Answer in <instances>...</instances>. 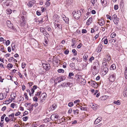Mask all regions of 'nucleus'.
Here are the masks:
<instances>
[{
    "mask_svg": "<svg viewBox=\"0 0 127 127\" xmlns=\"http://www.w3.org/2000/svg\"><path fill=\"white\" fill-rule=\"evenodd\" d=\"M6 23L7 26L9 28L12 29L13 30L15 29V28L13 26V25L11 23L10 21L7 20V21Z\"/></svg>",
    "mask_w": 127,
    "mask_h": 127,
    "instance_id": "3",
    "label": "nucleus"
},
{
    "mask_svg": "<svg viewBox=\"0 0 127 127\" xmlns=\"http://www.w3.org/2000/svg\"><path fill=\"white\" fill-rule=\"evenodd\" d=\"M45 29L43 28H40V31L41 32L43 33L45 31Z\"/></svg>",
    "mask_w": 127,
    "mask_h": 127,
    "instance_id": "36",
    "label": "nucleus"
},
{
    "mask_svg": "<svg viewBox=\"0 0 127 127\" xmlns=\"http://www.w3.org/2000/svg\"><path fill=\"white\" fill-rule=\"evenodd\" d=\"M106 16L108 19H109L111 20H112V17L111 16H109L108 14H107Z\"/></svg>",
    "mask_w": 127,
    "mask_h": 127,
    "instance_id": "60",
    "label": "nucleus"
},
{
    "mask_svg": "<svg viewBox=\"0 0 127 127\" xmlns=\"http://www.w3.org/2000/svg\"><path fill=\"white\" fill-rule=\"evenodd\" d=\"M55 28L56 29L57 28V29L59 31H61L62 30V27H60V25L59 24H56L55 23Z\"/></svg>",
    "mask_w": 127,
    "mask_h": 127,
    "instance_id": "10",
    "label": "nucleus"
},
{
    "mask_svg": "<svg viewBox=\"0 0 127 127\" xmlns=\"http://www.w3.org/2000/svg\"><path fill=\"white\" fill-rule=\"evenodd\" d=\"M99 36V33L96 34L95 36H94L93 38V40L94 41L97 38H98V37Z\"/></svg>",
    "mask_w": 127,
    "mask_h": 127,
    "instance_id": "32",
    "label": "nucleus"
},
{
    "mask_svg": "<svg viewBox=\"0 0 127 127\" xmlns=\"http://www.w3.org/2000/svg\"><path fill=\"white\" fill-rule=\"evenodd\" d=\"M103 71L105 73H107L108 71V68H103Z\"/></svg>",
    "mask_w": 127,
    "mask_h": 127,
    "instance_id": "40",
    "label": "nucleus"
},
{
    "mask_svg": "<svg viewBox=\"0 0 127 127\" xmlns=\"http://www.w3.org/2000/svg\"><path fill=\"white\" fill-rule=\"evenodd\" d=\"M26 64L25 63H22V67L23 69L24 68Z\"/></svg>",
    "mask_w": 127,
    "mask_h": 127,
    "instance_id": "59",
    "label": "nucleus"
},
{
    "mask_svg": "<svg viewBox=\"0 0 127 127\" xmlns=\"http://www.w3.org/2000/svg\"><path fill=\"white\" fill-rule=\"evenodd\" d=\"M60 61V60H58L57 58L55 57L54 56L53 57V62H54L57 64H58V61Z\"/></svg>",
    "mask_w": 127,
    "mask_h": 127,
    "instance_id": "14",
    "label": "nucleus"
},
{
    "mask_svg": "<svg viewBox=\"0 0 127 127\" xmlns=\"http://www.w3.org/2000/svg\"><path fill=\"white\" fill-rule=\"evenodd\" d=\"M93 20V19L92 17H91L86 22V25L87 26L90 25V24L92 23Z\"/></svg>",
    "mask_w": 127,
    "mask_h": 127,
    "instance_id": "11",
    "label": "nucleus"
},
{
    "mask_svg": "<svg viewBox=\"0 0 127 127\" xmlns=\"http://www.w3.org/2000/svg\"><path fill=\"white\" fill-rule=\"evenodd\" d=\"M94 58L93 56H92L89 59V61L90 63L92 62V61L94 60Z\"/></svg>",
    "mask_w": 127,
    "mask_h": 127,
    "instance_id": "55",
    "label": "nucleus"
},
{
    "mask_svg": "<svg viewBox=\"0 0 127 127\" xmlns=\"http://www.w3.org/2000/svg\"><path fill=\"white\" fill-rule=\"evenodd\" d=\"M33 99L34 101H35L36 102L38 101V98L37 97L34 96L33 98Z\"/></svg>",
    "mask_w": 127,
    "mask_h": 127,
    "instance_id": "44",
    "label": "nucleus"
},
{
    "mask_svg": "<svg viewBox=\"0 0 127 127\" xmlns=\"http://www.w3.org/2000/svg\"><path fill=\"white\" fill-rule=\"evenodd\" d=\"M63 19L65 22L67 24L68 23L69 19L68 18L66 17L64 15H63L62 16Z\"/></svg>",
    "mask_w": 127,
    "mask_h": 127,
    "instance_id": "9",
    "label": "nucleus"
},
{
    "mask_svg": "<svg viewBox=\"0 0 127 127\" xmlns=\"http://www.w3.org/2000/svg\"><path fill=\"white\" fill-rule=\"evenodd\" d=\"M88 57V55H85L84 56H83V58L84 60H87V58Z\"/></svg>",
    "mask_w": 127,
    "mask_h": 127,
    "instance_id": "42",
    "label": "nucleus"
},
{
    "mask_svg": "<svg viewBox=\"0 0 127 127\" xmlns=\"http://www.w3.org/2000/svg\"><path fill=\"white\" fill-rule=\"evenodd\" d=\"M72 52L74 53V56H75L77 55V51L75 49H73L72 50Z\"/></svg>",
    "mask_w": 127,
    "mask_h": 127,
    "instance_id": "38",
    "label": "nucleus"
},
{
    "mask_svg": "<svg viewBox=\"0 0 127 127\" xmlns=\"http://www.w3.org/2000/svg\"><path fill=\"white\" fill-rule=\"evenodd\" d=\"M63 81V79L61 76L57 77L55 80V81H57L58 83H60Z\"/></svg>",
    "mask_w": 127,
    "mask_h": 127,
    "instance_id": "12",
    "label": "nucleus"
},
{
    "mask_svg": "<svg viewBox=\"0 0 127 127\" xmlns=\"http://www.w3.org/2000/svg\"><path fill=\"white\" fill-rule=\"evenodd\" d=\"M94 65H95L93 67V69H94L99 70L100 68L99 63L98 62H95Z\"/></svg>",
    "mask_w": 127,
    "mask_h": 127,
    "instance_id": "5",
    "label": "nucleus"
},
{
    "mask_svg": "<svg viewBox=\"0 0 127 127\" xmlns=\"http://www.w3.org/2000/svg\"><path fill=\"white\" fill-rule=\"evenodd\" d=\"M96 105L93 104L92 103L90 105V106L94 110H95L97 108V106H95Z\"/></svg>",
    "mask_w": 127,
    "mask_h": 127,
    "instance_id": "16",
    "label": "nucleus"
},
{
    "mask_svg": "<svg viewBox=\"0 0 127 127\" xmlns=\"http://www.w3.org/2000/svg\"><path fill=\"white\" fill-rule=\"evenodd\" d=\"M79 108L81 110H87V108L84 107L82 106H80Z\"/></svg>",
    "mask_w": 127,
    "mask_h": 127,
    "instance_id": "51",
    "label": "nucleus"
},
{
    "mask_svg": "<svg viewBox=\"0 0 127 127\" xmlns=\"http://www.w3.org/2000/svg\"><path fill=\"white\" fill-rule=\"evenodd\" d=\"M79 110L78 109H76L75 110H74L73 111V112L74 114H75L76 113H77V114L79 113Z\"/></svg>",
    "mask_w": 127,
    "mask_h": 127,
    "instance_id": "43",
    "label": "nucleus"
},
{
    "mask_svg": "<svg viewBox=\"0 0 127 127\" xmlns=\"http://www.w3.org/2000/svg\"><path fill=\"white\" fill-rule=\"evenodd\" d=\"M69 52V50L67 49L64 52V53L66 55L68 54Z\"/></svg>",
    "mask_w": 127,
    "mask_h": 127,
    "instance_id": "56",
    "label": "nucleus"
},
{
    "mask_svg": "<svg viewBox=\"0 0 127 127\" xmlns=\"http://www.w3.org/2000/svg\"><path fill=\"white\" fill-rule=\"evenodd\" d=\"M12 10L8 8L6 10V13L7 14H11L12 12Z\"/></svg>",
    "mask_w": 127,
    "mask_h": 127,
    "instance_id": "25",
    "label": "nucleus"
},
{
    "mask_svg": "<svg viewBox=\"0 0 127 127\" xmlns=\"http://www.w3.org/2000/svg\"><path fill=\"white\" fill-rule=\"evenodd\" d=\"M99 70L97 69H94V71H93L92 73L93 75H95L97 73H98L99 71Z\"/></svg>",
    "mask_w": 127,
    "mask_h": 127,
    "instance_id": "24",
    "label": "nucleus"
},
{
    "mask_svg": "<svg viewBox=\"0 0 127 127\" xmlns=\"http://www.w3.org/2000/svg\"><path fill=\"white\" fill-rule=\"evenodd\" d=\"M4 4L6 6H10V2L9 0H7L5 2Z\"/></svg>",
    "mask_w": 127,
    "mask_h": 127,
    "instance_id": "26",
    "label": "nucleus"
},
{
    "mask_svg": "<svg viewBox=\"0 0 127 127\" xmlns=\"http://www.w3.org/2000/svg\"><path fill=\"white\" fill-rule=\"evenodd\" d=\"M123 94L125 97H127V88L126 89L124 92Z\"/></svg>",
    "mask_w": 127,
    "mask_h": 127,
    "instance_id": "30",
    "label": "nucleus"
},
{
    "mask_svg": "<svg viewBox=\"0 0 127 127\" xmlns=\"http://www.w3.org/2000/svg\"><path fill=\"white\" fill-rule=\"evenodd\" d=\"M51 117L52 119V120H54L55 121H56L58 120L60 118L59 115L56 114H52L51 115Z\"/></svg>",
    "mask_w": 127,
    "mask_h": 127,
    "instance_id": "2",
    "label": "nucleus"
},
{
    "mask_svg": "<svg viewBox=\"0 0 127 127\" xmlns=\"http://www.w3.org/2000/svg\"><path fill=\"white\" fill-rule=\"evenodd\" d=\"M73 105V103L72 102H70L68 103V105L70 107H71Z\"/></svg>",
    "mask_w": 127,
    "mask_h": 127,
    "instance_id": "45",
    "label": "nucleus"
},
{
    "mask_svg": "<svg viewBox=\"0 0 127 127\" xmlns=\"http://www.w3.org/2000/svg\"><path fill=\"white\" fill-rule=\"evenodd\" d=\"M34 105L33 104H32L31 105H30L29 107V110L30 111H32L33 110V108L34 106Z\"/></svg>",
    "mask_w": 127,
    "mask_h": 127,
    "instance_id": "34",
    "label": "nucleus"
},
{
    "mask_svg": "<svg viewBox=\"0 0 127 127\" xmlns=\"http://www.w3.org/2000/svg\"><path fill=\"white\" fill-rule=\"evenodd\" d=\"M58 72L59 73H63L64 72V70L63 69H60L58 70Z\"/></svg>",
    "mask_w": 127,
    "mask_h": 127,
    "instance_id": "35",
    "label": "nucleus"
},
{
    "mask_svg": "<svg viewBox=\"0 0 127 127\" xmlns=\"http://www.w3.org/2000/svg\"><path fill=\"white\" fill-rule=\"evenodd\" d=\"M5 120L6 122L8 123L10 121V119L8 117H6L5 118Z\"/></svg>",
    "mask_w": 127,
    "mask_h": 127,
    "instance_id": "50",
    "label": "nucleus"
},
{
    "mask_svg": "<svg viewBox=\"0 0 127 127\" xmlns=\"http://www.w3.org/2000/svg\"><path fill=\"white\" fill-rule=\"evenodd\" d=\"M22 119H23V120L24 121H26L28 120V117L27 116H26V117H23L22 118Z\"/></svg>",
    "mask_w": 127,
    "mask_h": 127,
    "instance_id": "52",
    "label": "nucleus"
},
{
    "mask_svg": "<svg viewBox=\"0 0 127 127\" xmlns=\"http://www.w3.org/2000/svg\"><path fill=\"white\" fill-rule=\"evenodd\" d=\"M109 41L110 42H111L112 44H114V43L116 44V40L115 39H111Z\"/></svg>",
    "mask_w": 127,
    "mask_h": 127,
    "instance_id": "20",
    "label": "nucleus"
},
{
    "mask_svg": "<svg viewBox=\"0 0 127 127\" xmlns=\"http://www.w3.org/2000/svg\"><path fill=\"white\" fill-rule=\"evenodd\" d=\"M112 20L113 21L114 20H115L118 18L117 17V15L116 14L113 15L112 16Z\"/></svg>",
    "mask_w": 127,
    "mask_h": 127,
    "instance_id": "39",
    "label": "nucleus"
},
{
    "mask_svg": "<svg viewBox=\"0 0 127 127\" xmlns=\"http://www.w3.org/2000/svg\"><path fill=\"white\" fill-rule=\"evenodd\" d=\"M50 2H49V1H47L46 2L45 4V5H46V7H48L49 6H50Z\"/></svg>",
    "mask_w": 127,
    "mask_h": 127,
    "instance_id": "37",
    "label": "nucleus"
},
{
    "mask_svg": "<svg viewBox=\"0 0 127 127\" xmlns=\"http://www.w3.org/2000/svg\"><path fill=\"white\" fill-rule=\"evenodd\" d=\"M116 35V33L114 32L112 33L111 35V37L112 38H114L115 37Z\"/></svg>",
    "mask_w": 127,
    "mask_h": 127,
    "instance_id": "31",
    "label": "nucleus"
},
{
    "mask_svg": "<svg viewBox=\"0 0 127 127\" xmlns=\"http://www.w3.org/2000/svg\"><path fill=\"white\" fill-rule=\"evenodd\" d=\"M116 68V66L115 64H113L111 66L110 69L114 70Z\"/></svg>",
    "mask_w": 127,
    "mask_h": 127,
    "instance_id": "18",
    "label": "nucleus"
},
{
    "mask_svg": "<svg viewBox=\"0 0 127 127\" xmlns=\"http://www.w3.org/2000/svg\"><path fill=\"white\" fill-rule=\"evenodd\" d=\"M75 65V64L73 63H71L70 64V66L71 68H73Z\"/></svg>",
    "mask_w": 127,
    "mask_h": 127,
    "instance_id": "53",
    "label": "nucleus"
},
{
    "mask_svg": "<svg viewBox=\"0 0 127 127\" xmlns=\"http://www.w3.org/2000/svg\"><path fill=\"white\" fill-rule=\"evenodd\" d=\"M118 6L117 5H115L114 6V9L115 10H116L118 9Z\"/></svg>",
    "mask_w": 127,
    "mask_h": 127,
    "instance_id": "57",
    "label": "nucleus"
},
{
    "mask_svg": "<svg viewBox=\"0 0 127 127\" xmlns=\"http://www.w3.org/2000/svg\"><path fill=\"white\" fill-rule=\"evenodd\" d=\"M41 93V92H37V94H35V96H40Z\"/></svg>",
    "mask_w": 127,
    "mask_h": 127,
    "instance_id": "61",
    "label": "nucleus"
},
{
    "mask_svg": "<svg viewBox=\"0 0 127 127\" xmlns=\"http://www.w3.org/2000/svg\"><path fill=\"white\" fill-rule=\"evenodd\" d=\"M51 120H52V119L50 117L49 118L45 119H44V121L45 122H50Z\"/></svg>",
    "mask_w": 127,
    "mask_h": 127,
    "instance_id": "28",
    "label": "nucleus"
},
{
    "mask_svg": "<svg viewBox=\"0 0 127 127\" xmlns=\"http://www.w3.org/2000/svg\"><path fill=\"white\" fill-rule=\"evenodd\" d=\"M48 39L45 38H44V42L46 44H48Z\"/></svg>",
    "mask_w": 127,
    "mask_h": 127,
    "instance_id": "62",
    "label": "nucleus"
},
{
    "mask_svg": "<svg viewBox=\"0 0 127 127\" xmlns=\"http://www.w3.org/2000/svg\"><path fill=\"white\" fill-rule=\"evenodd\" d=\"M76 77L77 78V79H79V80L80 81L82 77V76L77 74L76 75Z\"/></svg>",
    "mask_w": 127,
    "mask_h": 127,
    "instance_id": "27",
    "label": "nucleus"
},
{
    "mask_svg": "<svg viewBox=\"0 0 127 127\" xmlns=\"http://www.w3.org/2000/svg\"><path fill=\"white\" fill-rule=\"evenodd\" d=\"M91 84L92 85H93V86L95 87H97L98 86V84L95 82L94 81H91Z\"/></svg>",
    "mask_w": 127,
    "mask_h": 127,
    "instance_id": "17",
    "label": "nucleus"
},
{
    "mask_svg": "<svg viewBox=\"0 0 127 127\" xmlns=\"http://www.w3.org/2000/svg\"><path fill=\"white\" fill-rule=\"evenodd\" d=\"M99 21V22L98 23L101 26H103L104 24V21L103 20H100L99 19H98V20Z\"/></svg>",
    "mask_w": 127,
    "mask_h": 127,
    "instance_id": "13",
    "label": "nucleus"
},
{
    "mask_svg": "<svg viewBox=\"0 0 127 127\" xmlns=\"http://www.w3.org/2000/svg\"><path fill=\"white\" fill-rule=\"evenodd\" d=\"M103 46L101 43H100L97 47L96 50L98 52H100Z\"/></svg>",
    "mask_w": 127,
    "mask_h": 127,
    "instance_id": "7",
    "label": "nucleus"
},
{
    "mask_svg": "<svg viewBox=\"0 0 127 127\" xmlns=\"http://www.w3.org/2000/svg\"><path fill=\"white\" fill-rule=\"evenodd\" d=\"M72 108H70L68 111V113L69 114H70L72 112Z\"/></svg>",
    "mask_w": 127,
    "mask_h": 127,
    "instance_id": "63",
    "label": "nucleus"
},
{
    "mask_svg": "<svg viewBox=\"0 0 127 127\" xmlns=\"http://www.w3.org/2000/svg\"><path fill=\"white\" fill-rule=\"evenodd\" d=\"M21 22L22 23L25 24L26 22V19H22Z\"/></svg>",
    "mask_w": 127,
    "mask_h": 127,
    "instance_id": "48",
    "label": "nucleus"
},
{
    "mask_svg": "<svg viewBox=\"0 0 127 127\" xmlns=\"http://www.w3.org/2000/svg\"><path fill=\"white\" fill-rule=\"evenodd\" d=\"M119 18H117L115 20H114L113 21L114 22L115 24H118L119 22Z\"/></svg>",
    "mask_w": 127,
    "mask_h": 127,
    "instance_id": "22",
    "label": "nucleus"
},
{
    "mask_svg": "<svg viewBox=\"0 0 127 127\" xmlns=\"http://www.w3.org/2000/svg\"><path fill=\"white\" fill-rule=\"evenodd\" d=\"M5 98L6 97L4 96L3 94L0 93V100H2Z\"/></svg>",
    "mask_w": 127,
    "mask_h": 127,
    "instance_id": "21",
    "label": "nucleus"
},
{
    "mask_svg": "<svg viewBox=\"0 0 127 127\" xmlns=\"http://www.w3.org/2000/svg\"><path fill=\"white\" fill-rule=\"evenodd\" d=\"M102 41L104 42V44H106L108 43V40L107 38H105L104 37L102 39Z\"/></svg>",
    "mask_w": 127,
    "mask_h": 127,
    "instance_id": "19",
    "label": "nucleus"
},
{
    "mask_svg": "<svg viewBox=\"0 0 127 127\" xmlns=\"http://www.w3.org/2000/svg\"><path fill=\"white\" fill-rule=\"evenodd\" d=\"M22 14L21 15H24L25 16H27L26 13L27 12L24 11H22Z\"/></svg>",
    "mask_w": 127,
    "mask_h": 127,
    "instance_id": "46",
    "label": "nucleus"
},
{
    "mask_svg": "<svg viewBox=\"0 0 127 127\" xmlns=\"http://www.w3.org/2000/svg\"><path fill=\"white\" fill-rule=\"evenodd\" d=\"M14 113H12L11 114L9 115L8 116V117H11V118H14Z\"/></svg>",
    "mask_w": 127,
    "mask_h": 127,
    "instance_id": "54",
    "label": "nucleus"
},
{
    "mask_svg": "<svg viewBox=\"0 0 127 127\" xmlns=\"http://www.w3.org/2000/svg\"><path fill=\"white\" fill-rule=\"evenodd\" d=\"M13 67V65H12L11 64H8L7 65V68H11Z\"/></svg>",
    "mask_w": 127,
    "mask_h": 127,
    "instance_id": "47",
    "label": "nucleus"
},
{
    "mask_svg": "<svg viewBox=\"0 0 127 127\" xmlns=\"http://www.w3.org/2000/svg\"><path fill=\"white\" fill-rule=\"evenodd\" d=\"M33 4L32 2L30 1L27 4V5L29 7H31L32 6Z\"/></svg>",
    "mask_w": 127,
    "mask_h": 127,
    "instance_id": "33",
    "label": "nucleus"
},
{
    "mask_svg": "<svg viewBox=\"0 0 127 127\" xmlns=\"http://www.w3.org/2000/svg\"><path fill=\"white\" fill-rule=\"evenodd\" d=\"M113 103L115 104H117L118 105H120L121 104L120 101L119 100H118L117 101H114Z\"/></svg>",
    "mask_w": 127,
    "mask_h": 127,
    "instance_id": "29",
    "label": "nucleus"
},
{
    "mask_svg": "<svg viewBox=\"0 0 127 127\" xmlns=\"http://www.w3.org/2000/svg\"><path fill=\"white\" fill-rule=\"evenodd\" d=\"M116 74L115 73H113V74L109 75V80L112 82H113L115 79Z\"/></svg>",
    "mask_w": 127,
    "mask_h": 127,
    "instance_id": "4",
    "label": "nucleus"
},
{
    "mask_svg": "<svg viewBox=\"0 0 127 127\" xmlns=\"http://www.w3.org/2000/svg\"><path fill=\"white\" fill-rule=\"evenodd\" d=\"M42 65L43 68L47 70H49L50 69V68H49V67H50V65L48 63V64L46 63L43 64H42Z\"/></svg>",
    "mask_w": 127,
    "mask_h": 127,
    "instance_id": "6",
    "label": "nucleus"
},
{
    "mask_svg": "<svg viewBox=\"0 0 127 127\" xmlns=\"http://www.w3.org/2000/svg\"><path fill=\"white\" fill-rule=\"evenodd\" d=\"M101 119V118H99L96 119L95 121V124H97V123H99L101 121V120L100 119Z\"/></svg>",
    "mask_w": 127,
    "mask_h": 127,
    "instance_id": "15",
    "label": "nucleus"
},
{
    "mask_svg": "<svg viewBox=\"0 0 127 127\" xmlns=\"http://www.w3.org/2000/svg\"><path fill=\"white\" fill-rule=\"evenodd\" d=\"M101 3L104 4V5H105L107 4V1L105 0H103L102 1V0H101Z\"/></svg>",
    "mask_w": 127,
    "mask_h": 127,
    "instance_id": "41",
    "label": "nucleus"
},
{
    "mask_svg": "<svg viewBox=\"0 0 127 127\" xmlns=\"http://www.w3.org/2000/svg\"><path fill=\"white\" fill-rule=\"evenodd\" d=\"M80 81H81V82H83L84 84L85 83H86V80L82 78V77L80 80Z\"/></svg>",
    "mask_w": 127,
    "mask_h": 127,
    "instance_id": "49",
    "label": "nucleus"
},
{
    "mask_svg": "<svg viewBox=\"0 0 127 127\" xmlns=\"http://www.w3.org/2000/svg\"><path fill=\"white\" fill-rule=\"evenodd\" d=\"M57 105L55 104H53L51 106L49 109V110L50 112V111H53L56 108Z\"/></svg>",
    "mask_w": 127,
    "mask_h": 127,
    "instance_id": "8",
    "label": "nucleus"
},
{
    "mask_svg": "<svg viewBox=\"0 0 127 127\" xmlns=\"http://www.w3.org/2000/svg\"><path fill=\"white\" fill-rule=\"evenodd\" d=\"M10 41L9 40H7L6 42V45H8L10 44Z\"/></svg>",
    "mask_w": 127,
    "mask_h": 127,
    "instance_id": "64",
    "label": "nucleus"
},
{
    "mask_svg": "<svg viewBox=\"0 0 127 127\" xmlns=\"http://www.w3.org/2000/svg\"><path fill=\"white\" fill-rule=\"evenodd\" d=\"M74 17L78 19L81 16V14L80 11H74L72 13Z\"/></svg>",
    "mask_w": 127,
    "mask_h": 127,
    "instance_id": "1",
    "label": "nucleus"
},
{
    "mask_svg": "<svg viewBox=\"0 0 127 127\" xmlns=\"http://www.w3.org/2000/svg\"><path fill=\"white\" fill-rule=\"evenodd\" d=\"M125 77L126 79H127V65L125 67Z\"/></svg>",
    "mask_w": 127,
    "mask_h": 127,
    "instance_id": "23",
    "label": "nucleus"
},
{
    "mask_svg": "<svg viewBox=\"0 0 127 127\" xmlns=\"http://www.w3.org/2000/svg\"><path fill=\"white\" fill-rule=\"evenodd\" d=\"M50 34L48 33L44 37V38H45L48 39L50 37Z\"/></svg>",
    "mask_w": 127,
    "mask_h": 127,
    "instance_id": "58",
    "label": "nucleus"
}]
</instances>
